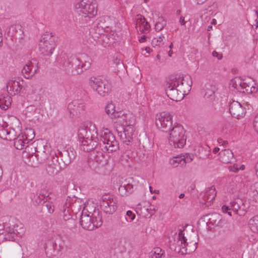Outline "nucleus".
Masks as SVG:
<instances>
[{
    "mask_svg": "<svg viewBox=\"0 0 258 258\" xmlns=\"http://www.w3.org/2000/svg\"><path fill=\"white\" fill-rule=\"evenodd\" d=\"M217 142L220 146H226L228 144L227 141L223 140L221 138L218 139Z\"/></svg>",
    "mask_w": 258,
    "mask_h": 258,
    "instance_id": "bf43d9fd",
    "label": "nucleus"
},
{
    "mask_svg": "<svg viewBox=\"0 0 258 258\" xmlns=\"http://www.w3.org/2000/svg\"><path fill=\"white\" fill-rule=\"evenodd\" d=\"M11 98L10 96H6L0 98V108L3 110H7L11 104Z\"/></svg>",
    "mask_w": 258,
    "mask_h": 258,
    "instance_id": "c9c22d12",
    "label": "nucleus"
},
{
    "mask_svg": "<svg viewBox=\"0 0 258 258\" xmlns=\"http://www.w3.org/2000/svg\"><path fill=\"white\" fill-rule=\"evenodd\" d=\"M219 148H218V147H215L214 149H213V152L215 154L218 153L219 151Z\"/></svg>",
    "mask_w": 258,
    "mask_h": 258,
    "instance_id": "0e129e2a",
    "label": "nucleus"
},
{
    "mask_svg": "<svg viewBox=\"0 0 258 258\" xmlns=\"http://www.w3.org/2000/svg\"><path fill=\"white\" fill-rule=\"evenodd\" d=\"M243 84V79L239 77H235L231 80L230 86L233 88L238 92L243 91L242 90V85Z\"/></svg>",
    "mask_w": 258,
    "mask_h": 258,
    "instance_id": "cd10ccee",
    "label": "nucleus"
},
{
    "mask_svg": "<svg viewBox=\"0 0 258 258\" xmlns=\"http://www.w3.org/2000/svg\"><path fill=\"white\" fill-rule=\"evenodd\" d=\"M180 82V80H176L173 77L169 79L166 84V94L171 100L175 101L181 100L185 95V91L178 87Z\"/></svg>",
    "mask_w": 258,
    "mask_h": 258,
    "instance_id": "1a4fd4ad",
    "label": "nucleus"
},
{
    "mask_svg": "<svg viewBox=\"0 0 258 258\" xmlns=\"http://www.w3.org/2000/svg\"><path fill=\"white\" fill-rule=\"evenodd\" d=\"M253 126L258 134V113L255 115L253 120Z\"/></svg>",
    "mask_w": 258,
    "mask_h": 258,
    "instance_id": "8fccbe9b",
    "label": "nucleus"
},
{
    "mask_svg": "<svg viewBox=\"0 0 258 258\" xmlns=\"http://www.w3.org/2000/svg\"><path fill=\"white\" fill-rule=\"evenodd\" d=\"M166 22L162 17H159L155 24V29L157 31H160L162 30L166 26Z\"/></svg>",
    "mask_w": 258,
    "mask_h": 258,
    "instance_id": "a19ab883",
    "label": "nucleus"
},
{
    "mask_svg": "<svg viewBox=\"0 0 258 258\" xmlns=\"http://www.w3.org/2000/svg\"><path fill=\"white\" fill-rule=\"evenodd\" d=\"M176 80H180V83L178 85V88H180L183 91H185V95L187 94L191 90L192 85V81L190 77H188L185 79L181 77H173Z\"/></svg>",
    "mask_w": 258,
    "mask_h": 258,
    "instance_id": "4be33fe9",
    "label": "nucleus"
},
{
    "mask_svg": "<svg viewBox=\"0 0 258 258\" xmlns=\"http://www.w3.org/2000/svg\"><path fill=\"white\" fill-rule=\"evenodd\" d=\"M248 90H246L247 93H255L257 91V88L254 85L250 86L249 88H247Z\"/></svg>",
    "mask_w": 258,
    "mask_h": 258,
    "instance_id": "864d4df0",
    "label": "nucleus"
},
{
    "mask_svg": "<svg viewBox=\"0 0 258 258\" xmlns=\"http://www.w3.org/2000/svg\"><path fill=\"white\" fill-rule=\"evenodd\" d=\"M36 64V61L33 60L28 61L24 66L22 73L26 78L29 79L34 75L38 69Z\"/></svg>",
    "mask_w": 258,
    "mask_h": 258,
    "instance_id": "aec40b11",
    "label": "nucleus"
},
{
    "mask_svg": "<svg viewBox=\"0 0 258 258\" xmlns=\"http://www.w3.org/2000/svg\"><path fill=\"white\" fill-rule=\"evenodd\" d=\"M46 207L47 209L48 213L51 214L54 212V206L53 204L51 202H48L46 203Z\"/></svg>",
    "mask_w": 258,
    "mask_h": 258,
    "instance_id": "09e8293b",
    "label": "nucleus"
},
{
    "mask_svg": "<svg viewBox=\"0 0 258 258\" xmlns=\"http://www.w3.org/2000/svg\"><path fill=\"white\" fill-rule=\"evenodd\" d=\"M221 217L217 213H214L210 216L209 218V222L216 227L221 226Z\"/></svg>",
    "mask_w": 258,
    "mask_h": 258,
    "instance_id": "c85d7f7f",
    "label": "nucleus"
},
{
    "mask_svg": "<svg viewBox=\"0 0 258 258\" xmlns=\"http://www.w3.org/2000/svg\"><path fill=\"white\" fill-rule=\"evenodd\" d=\"M117 200L109 195H104L100 201V208L104 213L112 214L117 209Z\"/></svg>",
    "mask_w": 258,
    "mask_h": 258,
    "instance_id": "ddd939ff",
    "label": "nucleus"
},
{
    "mask_svg": "<svg viewBox=\"0 0 258 258\" xmlns=\"http://www.w3.org/2000/svg\"><path fill=\"white\" fill-rule=\"evenodd\" d=\"M229 169L231 172H237L239 171V166L237 164H234L233 166H230Z\"/></svg>",
    "mask_w": 258,
    "mask_h": 258,
    "instance_id": "4d7b16f0",
    "label": "nucleus"
},
{
    "mask_svg": "<svg viewBox=\"0 0 258 258\" xmlns=\"http://www.w3.org/2000/svg\"><path fill=\"white\" fill-rule=\"evenodd\" d=\"M68 108L73 116L78 115L83 113L85 105L82 100H74L68 104Z\"/></svg>",
    "mask_w": 258,
    "mask_h": 258,
    "instance_id": "6ab92c4d",
    "label": "nucleus"
},
{
    "mask_svg": "<svg viewBox=\"0 0 258 258\" xmlns=\"http://www.w3.org/2000/svg\"><path fill=\"white\" fill-rule=\"evenodd\" d=\"M172 123V116L166 112L157 114L156 118V125L160 130L166 132L170 129Z\"/></svg>",
    "mask_w": 258,
    "mask_h": 258,
    "instance_id": "4468645a",
    "label": "nucleus"
},
{
    "mask_svg": "<svg viewBox=\"0 0 258 258\" xmlns=\"http://www.w3.org/2000/svg\"><path fill=\"white\" fill-rule=\"evenodd\" d=\"M80 223L83 229L88 230H92L94 228H98L102 225L101 215L93 203L87 202L84 204Z\"/></svg>",
    "mask_w": 258,
    "mask_h": 258,
    "instance_id": "20e7f679",
    "label": "nucleus"
},
{
    "mask_svg": "<svg viewBox=\"0 0 258 258\" xmlns=\"http://www.w3.org/2000/svg\"><path fill=\"white\" fill-rule=\"evenodd\" d=\"M118 192L121 196L123 197L127 196V191H126V189L124 184L120 185L118 187Z\"/></svg>",
    "mask_w": 258,
    "mask_h": 258,
    "instance_id": "49530a36",
    "label": "nucleus"
},
{
    "mask_svg": "<svg viewBox=\"0 0 258 258\" xmlns=\"http://www.w3.org/2000/svg\"><path fill=\"white\" fill-rule=\"evenodd\" d=\"M216 196L215 188L211 186L200 194V197L203 200L202 203L205 204L206 207H209L213 203Z\"/></svg>",
    "mask_w": 258,
    "mask_h": 258,
    "instance_id": "f3484780",
    "label": "nucleus"
},
{
    "mask_svg": "<svg viewBox=\"0 0 258 258\" xmlns=\"http://www.w3.org/2000/svg\"><path fill=\"white\" fill-rule=\"evenodd\" d=\"M231 124L229 122H225L221 124L220 126L221 132L224 134H227L230 132L231 130Z\"/></svg>",
    "mask_w": 258,
    "mask_h": 258,
    "instance_id": "79ce46f5",
    "label": "nucleus"
},
{
    "mask_svg": "<svg viewBox=\"0 0 258 258\" xmlns=\"http://www.w3.org/2000/svg\"><path fill=\"white\" fill-rule=\"evenodd\" d=\"M84 63L78 57L73 55H63L59 61V66L68 74L76 75L90 68V58L86 55H83Z\"/></svg>",
    "mask_w": 258,
    "mask_h": 258,
    "instance_id": "7ed1b4c3",
    "label": "nucleus"
},
{
    "mask_svg": "<svg viewBox=\"0 0 258 258\" xmlns=\"http://www.w3.org/2000/svg\"><path fill=\"white\" fill-rule=\"evenodd\" d=\"M240 209V205L235 201L231 202L229 205H223L222 207V211L223 213H227L230 216H232L231 210L236 214H238V210Z\"/></svg>",
    "mask_w": 258,
    "mask_h": 258,
    "instance_id": "b1692460",
    "label": "nucleus"
},
{
    "mask_svg": "<svg viewBox=\"0 0 258 258\" xmlns=\"http://www.w3.org/2000/svg\"><path fill=\"white\" fill-rule=\"evenodd\" d=\"M215 87L210 84L206 85L205 97L210 100H212L214 97Z\"/></svg>",
    "mask_w": 258,
    "mask_h": 258,
    "instance_id": "f704fd0d",
    "label": "nucleus"
},
{
    "mask_svg": "<svg viewBox=\"0 0 258 258\" xmlns=\"http://www.w3.org/2000/svg\"><path fill=\"white\" fill-rule=\"evenodd\" d=\"M244 169H245V166L244 165H241L240 166H239V170H243Z\"/></svg>",
    "mask_w": 258,
    "mask_h": 258,
    "instance_id": "338daca9",
    "label": "nucleus"
},
{
    "mask_svg": "<svg viewBox=\"0 0 258 258\" xmlns=\"http://www.w3.org/2000/svg\"><path fill=\"white\" fill-rule=\"evenodd\" d=\"M69 157L70 162H71L72 160H74L76 156V152L74 151L73 149H69Z\"/></svg>",
    "mask_w": 258,
    "mask_h": 258,
    "instance_id": "5fc2aeb1",
    "label": "nucleus"
},
{
    "mask_svg": "<svg viewBox=\"0 0 258 258\" xmlns=\"http://www.w3.org/2000/svg\"><path fill=\"white\" fill-rule=\"evenodd\" d=\"M179 23L181 25H184L186 23V21H185L184 17L183 16H181L179 20Z\"/></svg>",
    "mask_w": 258,
    "mask_h": 258,
    "instance_id": "052dcab7",
    "label": "nucleus"
},
{
    "mask_svg": "<svg viewBox=\"0 0 258 258\" xmlns=\"http://www.w3.org/2000/svg\"><path fill=\"white\" fill-rule=\"evenodd\" d=\"M136 215L131 211L128 210L126 212L125 219L128 222H132L135 218Z\"/></svg>",
    "mask_w": 258,
    "mask_h": 258,
    "instance_id": "c03bdc74",
    "label": "nucleus"
},
{
    "mask_svg": "<svg viewBox=\"0 0 258 258\" xmlns=\"http://www.w3.org/2000/svg\"><path fill=\"white\" fill-rule=\"evenodd\" d=\"M78 136L81 148L84 151L90 152L98 145V134L94 124H90L89 126H81L78 130Z\"/></svg>",
    "mask_w": 258,
    "mask_h": 258,
    "instance_id": "39448f33",
    "label": "nucleus"
},
{
    "mask_svg": "<svg viewBox=\"0 0 258 258\" xmlns=\"http://www.w3.org/2000/svg\"><path fill=\"white\" fill-rule=\"evenodd\" d=\"M105 112L112 119H116L115 115L117 112H115V105L112 102L108 103L106 105Z\"/></svg>",
    "mask_w": 258,
    "mask_h": 258,
    "instance_id": "c756f323",
    "label": "nucleus"
},
{
    "mask_svg": "<svg viewBox=\"0 0 258 258\" xmlns=\"http://www.w3.org/2000/svg\"><path fill=\"white\" fill-rule=\"evenodd\" d=\"M184 157L181 155L173 157L170 159L169 163L173 167H176L178 166H184Z\"/></svg>",
    "mask_w": 258,
    "mask_h": 258,
    "instance_id": "bb28decb",
    "label": "nucleus"
},
{
    "mask_svg": "<svg viewBox=\"0 0 258 258\" xmlns=\"http://www.w3.org/2000/svg\"><path fill=\"white\" fill-rule=\"evenodd\" d=\"M174 239L176 244L179 247L178 251L182 254L192 252L197 248V234L192 231L188 232L186 227L179 229L174 234Z\"/></svg>",
    "mask_w": 258,
    "mask_h": 258,
    "instance_id": "f03ea898",
    "label": "nucleus"
},
{
    "mask_svg": "<svg viewBox=\"0 0 258 258\" xmlns=\"http://www.w3.org/2000/svg\"><path fill=\"white\" fill-rule=\"evenodd\" d=\"M28 132H30V133H31V138L29 139V140H31L32 139H33L34 137V132L31 129L28 130Z\"/></svg>",
    "mask_w": 258,
    "mask_h": 258,
    "instance_id": "e2e57ef3",
    "label": "nucleus"
},
{
    "mask_svg": "<svg viewBox=\"0 0 258 258\" xmlns=\"http://www.w3.org/2000/svg\"><path fill=\"white\" fill-rule=\"evenodd\" d=\"M117 131L118 136L122 142L128 144L132 141L135 132L134 126L124 127L122 128V131L117 130Z\"/></svg>",
    "mask_w": 258,
    "mask_h": 258,
    "instance_id": "a211bd4d",
    "label": "nucleus"
},
{
    "mask_svg": "<svg viewBox=\"0 0 258 258\" xmlns=\"http://www.w3.org/2000/svg\"><path fill=\"white\" fill-rule=\"evenodd\" d=\"M7 64V60L3 53H0V68Z\"/></svg>",
    "mask_w": 258,
    "mask_h": 258,
    "instance_id": "603ef678",
    "label": "nucleus"
},
{
    "mask_svg": "<svg viewBox=\"0 0 258 258\" xmlns=\"http://www.w3.org/2000/svg\"><path fill=\"white\" fill-rule=\"evenodd\" d=\"M0 135L4 136L7 140L12 141L15 139L16 137V132L13 128H2L1 130Z\"/></svg>",
    "mask_w": 258,
    "mask_h": 258,
    "instance_id": "a878e982",
    "label": "nucleus"
},
{
    "mask_svg": "<svg viewBox=\"0 0 258 258\" xmlns=\"http://www.w3.org/2000/svg\"><path fill=\"white\" fill-rule=\"evenodd\" d=\"M57 156H59V157L61 158V160H62L65 164H69L71 163L69 150H63L62 151L57 150Z\"/></svg>",
    "mask_w": 258,
    "mask_h": 258,
    "instance_id": "72a5a7b5",
    "label": "nucleus"
},
{
    "mask_svg": "<svg viewBox=\"0 0 258 258\" xmlns=\"http://www.w3.org/2000/svg\"><path fill=\"white\" fill-rule=\"evenodd\" d=\"M164 251L160 247L154 248L150 253L151 258H161L164 256Z\"/></svg>",
    "mask_w": 258,
    "mask_h": 258,
    "instance_id": "4c0bfd02",
    "label": "nucleus"
},
{
    "mask_svg": "<svg viewBox=\"0 0 258 258\" xmlns=\"http://www.w3.org/2000/svg\"><path fill=\"white\" fill-rule=\"evenodd\" d=\"M233 158V153L230 150H222L219 153L220 161L224 163H228Z\"/></svg>",
    "mask_w": 258,
    "mask_h": 258,
    "instance_id": "393cba45",
    "label": "nucleus"
},
{
    "mask_svg": "<svg viewBox=\"0 0 258 258\" xmlns=\"http://www.w3.org/2000/svg\"><path fill=\"white\" fill-rule=\"evenodd\" d=\"M181 155V156H183L184 157V159H183L185 161V165L186 164V163H189L192 161L194 158V156L192 154H190L189 153H186L184 155Z\"/></svg>",
    "mask_w": 258,
    "mask_h": 258,
    "instance_id": "a18cd8bd",
    "label": "nucleus"
},
{
    "mask_svg": "<svg viewBox=\"0 0 258 258\" xmlns=\"http://www.w3.org/2000/svg\"><path fill=\"white\" fill-rule=\"evenodd\" d=\"M186 140L185 131L183 126L179 124L175 123L169 131V145L175 148H181L185 145Z\"/></svg>",
    "mask_w": 258,
    "mask_h": 258,
    "instance_id": "0eeeda50",
    "label": "nucleus"
},
{
    "mask_svg": "<svg viewBox=\"0 0 258 258\" xmlns=\"http://www.w3.org/2000/svg\"><path fill=\"white\" fill-rule=\"evenodd\" d=\"M256 15L257 16V19L255 20V22H256V24H257L256 27H257L258 26V13L257 12H256Z\"/></svg>",
    "mask_w": 258,
    "mask_h": 258,
    "instance_id": "774afa93",
    "label": "nucleus"
},
{
    "mask_svg": "<svg viewBox=\"0 0 258 258\" xmlns=\"http://www.w3.org/2000/svg\"><path fill=\"white\" fill-rule=\"evenodd\" d=\"M57 153L51 154L50 157L47 159V163L50 166L54 168V166H56L58 162L59 156H57Z\"/></svg>",
    "mask_w": 258,
    "mask_h": 258,
    "instance_id": "58836bf2",
    "label": "nucleus"
},
{
    "mask_svg": "<svg viewBox=\"0 0 258 258\" xmlns=\"http://www.w3.org/2000/svg\"><path fill=\"white\" fill-rule=\"evenodd\" d=\"M56 47L54 37L50 34H45L41 36L39 49L40 53L45 56H50Z\"/></svg>",
    "mask_w": 258,
    "mask_h": 258,
    "instance_id": "9b49d317",
    "label": "nucleus"
},
{
    "mask_svg": "<svg viewBox=\"0 0 258 258\" xmlns=\"http://www.w3.org/2000/svg\"><path fill=\"white\" fill-rule=\"evenodd\" d=\"M22 84L17 80H10L7 85V90L10 95L15 94L20 92Z\"/></svg>",
    "mask_w": 258,
    "mask_h": 258,
    "instance_id": "5701e85b",
    "label": "nucleus"
},
{
    "mask_svg": "<svg viewBox=\"0 0 258 258\" xmlns=\"http://www.w3.org/2000/svg\"><path fill=\"white\" fill-rule=\"evenodd\" d=\"M249 192L252 196L258 198V181L255 182L250 186Z\"/></svg>",
    "mask_w": 258,
    "mask_h": 258,
    "instance_id": "37998d69",
    "label": "nucleus"
},
{
    "mask_svg": "<svg viewBox=\"0 0 258 258\" xmlns=\"http://www.w3.org/2000/svg\"><path fill=\"white\" fill-rule=\"evenodd\" d=\"M117 121L124 127L134 126L136 123V116L129 111H119L116 113Z\"/></svg>",
    "mask_w": 258,
    "mask_h": 258,
    "instance_id": "2eb2a0df",
    "label": "nucleus"
},
{
    "mask_svg": "<svg viewBox=\"0 0 258 258\" xmlns=\"http://www.w3.org/2000/svg\"><path fill=\"white\" fill-rule=\"evenodd\" d=\"M165 37L163 34L154 38L152 41V45L154 47H160L164 44Z\"/></svg>",
    "mask_w": 258,
    "mask_h": 258,
    "instance_id": "e433bc0d",
    "label": "nucleus"
},
{
    "mask_svg": "<svg viewBox=\"0 0 258 258\" xmlns=\"http://www.w3.org/2000/svg\"><path fill=\"white\" fill-rule=\"evenodd\" d=\"M146 37L145 36V35H143L141 36V37L139 39V41L140 42H144L146 40Z\"/></svg>",
    "mask_w": 258,
    "mask_h": 258,
    "instance_id": "680f3d73",
    "label": "nucleus"
},
{
    "mask_svg": "<svg viewBox=\"0 0 258 258\" xmlns=\"http://www.w3.org/2000/svg\"><path fill=\"white\" fill-rule=\"evenodd\" d=\"M229 112L233 117L239 119L244 116L246 111L239 102L233 101L230 104Z\"/></svg>",
    "mask_w": 258,
    "mask_h": 258,
    "instance_id": "dca6fc26",
    "label": "nucleus"
},
{
    "mask_svg": "<svg viewBox=\"0 0 258 258\" xmlns=\"http://www.w3.org/2000/svg\"><path fill=\"white\" fill-rule=\"evenodd\" d=\"M217 23V20L215 19H213L211 21V25H216Z\"/></svg>",
    "mask_w": 258,
    "mask_h": 258,
    "instance_id": "69168bd1",
    "label": "nucleus"
},
{
    "mask_svg": "<svg viewBox=\"0 0 258 258\" xmlns=\"http://www.w3.org/2000/svg\"><path fill=\"white\" fill-rule=\"evenodd\" d=\"M150 26L145 18L141 15H138L136 18V29L141 33H146L149 31Z\"/></svg>",
    "mask_w": 258,
    "mask_h": 258,
    "instance_id": "412c9836",
    "label": "nucleus"
},
{
    "mask_svg": "<svg viewBox=\"0 0 258 258\" xmlns=\"http://www.w3.org/2000/svg\"><path fill=\"white\" fill-rule=\"evenodd\" d=\"M149 206L148 202H143L137 205L136 207V211L138 214L143 215L147 216V211H148V206Z\"/></svg>",
    "mask_w": 258,
    "mask_h": 258,
    "instance_id": "2f4dec72",
    "label": "nucleus"
},
{
    "mask_svg": "<svg viewBox=\"0 0 258 258\" xmlns=\"http://www.w3.org/2000/svg\"><path fill=\"white\" fill-rule=\"evenodd\" d=\"M243 84L241 85L242 86V90L243 91H241L242 93H246V90L249 88L250 85L249 84V83H247L246 80L245 79H243Z\"/></svg>",
    "mask_w": 258,
    "mask_h": 258,
    "instance_id": "3c124183",
    "label": "nucleus"
},
{
    "mask_svg": "<svg viewBox=\"0 0 258 258\" xmlns=\"http://www.w3.org/2000/svg\"><path fill=\"white\" fill-rule=\"evenodd\" d=\"M100 140L105 145V148L110 152L119 149V144L113 134L107 128H103L100 131Z\"/></svg>",
    "mask_w": 258,
    "mask_h": 258,
    "instance_id": "9d476101",
    "label": "nucleus"
},
{
    "mask_svg": "<svg viewBox=\"0 0 258 258\" xmlns=\"http://www.w3.org/2000/svg\"><path fill=\"white\" fill-rule=\"evenodd\" d=\"M148 211H147V216L148 215H153L155 211L157 210L155 206L150 205L149 203V206H148Z\"/></svg>",
    "mask_w": 258,
    "mask_h": 258,
    "instance_id": "de8ad7c7",
    "label": "nucleus"
},
{
    "mask_svg": "<svg viewBox=\"0 0 258 258\" xmlns=\"http://www.w3.org/2000/svg\"><path fill=\"white\" fill-rule=\"evenodd\" d=\"M125 186V188L126 189V191H127V195L131 194L133 191V186L132 184L130 183L124 184Z\"/></svg>",
    "mask_w": 258,
    "mask_h": 258,
    "instance_id": "6e6d98bb",
    "label": "nucleus"
},
{
    "mask_svg": "<svg viewBox=\"0 0 258 258\" xmlns=\"http://www.w3.org/2000/svg\"><path fill=\"white\" fill-rule=\"evenodd\" d=\"M75 8L84 17L93 18L97 12V5L92 0H81L75 5Z\"/></svg>",
    "mask_w": 258,
    "mask_h": 258,
    "instance_id": "6e6552de",
    "label": "nucleus"
},
{
    "mask_svg": "<svg viewBox=\"0 0 258 258\" xmlns=\"http://www.w3.org/2000/svg\"><path fill=\"white\" fill-rule=\"evenodd\" d=\"M14 140V146L17 149H22L25 145V141L23 139V137L19 136L17 138H15Z\"/></svg>",
    "mask_w": 258,
    "mask_h": 258,
    "instance_id": "ea45409f",
    "label": "nucleus"
},
{
    "mask_svg": "<svg viewBox=\"0 0 258 258\" xmlns=\"http://www.w3.org/2000/svg\"><path fill=\"white\" fill-rule=\"evenodd\" d=\"M71 201V199H67L65 204L63 205V213L65 216H67V215H68L67 219H69L70 218L71 211L73 210V207H75L78 204L75 202L74 204H72Z\"/></svg>",
    "mask_w": 258,
    "mask_h": 258,
    "instance_id": "7c9ffc66",
    "label": "nucleus"
},
{
    "mask_svg": "<svg viewBox=\"0 0 258 258\" xmlns=\"http://www.w3.org/2000/svg\"><path fill=\"white\" fill-rule=\"evenodd\" d=\"M89 85L100 96H104L110 90L111 86L107 81L103 80L100 77H92L89 80Z\"/></svg>",
    "mask_w": 258,
    "mask_h": 258,
    "instance_id": "f8f14e48",
    "label": "nucleus"
},
{
    "mask_svg": "<svg viewBox=\"0 0 258 258\" xmlns=\"http://www.w3.org/2000/svg\"><path fill=\"white\" fill-rule=\"evenodd\" d=\"M110 18L102 17L96 23V29L93 36L94 39L104 47H107L119 39V36L108 25Z\"/></svg>",
    "mask_w": 258,
    "mask_h": 258,
    "instance_id": "f257e3e1",
    "label": "nucleus"
},
{
    "mask_svg": "<svg viewBox=\"0 0 258 258\" xmlns=\"http://www.w3.org/2000/svg\"><path fill=\"white\" fill-rule=\"evenodd\" d=\"M248 227L252 232L258 234V215L254 216L249 219Z\"/></svg>",
    "mask_w": 258,
    "mask_h": 258,
    "instance_id": "473e14b6",
    "label": "nucleus"
},
{
    "mask_svg": "<svg viewBox=\"0 0 258 258\" xmlns=\"http://www.w3.org/2000/svg\"><path fill=\"white\" fill-rule=\"evenodd\" d=\"M23 225L15 219L5 216L0 219V234L10 235L13 238L14 236H21L24 233Z\"/></svg>",
    "mask_w": 258,
    "mask_h": 258,
    "instance_id": "423d86ee",
    "label": "nucleus"
},
{
    "mask_svg": "<svg viewBox=\"0 0 258 258\" xmlns=\"http://www.w3.org/2000/svg\"><path fill=\"white\" fill-rule=\"evenodd\" d=\"M212 56L214 57H216L218 60L221 59L223 57L222 53H220L216 51H213Z\"/></svg>",
    "mask_w": 258,
    "mask_h": 258,
    "instance_id": "13d9d810",
    "label": "nucleus"
}]
</instances>
